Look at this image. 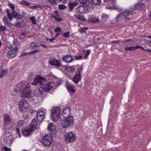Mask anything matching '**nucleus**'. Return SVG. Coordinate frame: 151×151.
Wrapping results in <instances>:
<instances>
[{"label":"nucleus","mask_w":151,"mask_h":151,"mask_svg":"<svg viewBox=\"0 0 151 151\" xmlns=\"http://www.w3.org/2000/svg\"><path fill=\"white\" fill-rule=\"evenodd\" d=\"M20 92L23 97H29L31 94L30 85L27 82L22 81L17 84L14 88V90L11 92L12 95H15L17 92Z\"/></svg>","instance_id":"obj_1"},{"label":"nucleus","mask_w":151,"mask_h":151,"mask_svg":"<svg viewBox=\"0 0 151 151\" xmlns=\"http://www.w3.org/2000/svg\"><path fill=\"white\" fill-rule=\"evenodd\" d=\"M89 4L88 0H83L80 3V6L77 7L76 11L78 13L83 14L86 12L87 10L85 8V6H86Z\"/></svg>","instance_id":"obj_2"},{"label":"nucleus","mask_w":151,"mask_h":151,"mask_svg":"<svg viewBox=\"0 0 151 151\" xmlns=\"http://www.w3.org/2000/svg\"><path fill=\"white\" fill-rule=\"evenodd\" d=\"M74 123L73 117L70 116L68 118H65L62 120L61 122V125L64 128L72 126Z\"/></svg>","instance_id":"obj_3"},{"label":"nucleus","mask_w":151,"mask_h":151,"mask_svg":"<svg viewBox=\"0 0 151 151\" xmlns=\"http://www.w3.org/2000/svg\"><path fill=\"white\" fill-rule=\"evenodd\" d=\"M60 114V107H57L53 108L51 112L52 119L55 121L58 120Z\"/></svg>","instance_id":"obj_4"},{"label":"nucleus","mask_w":151,"mask_h":151,"mask_svg":"<svg viewBox=\"0 0 151 151\" xmlns=\"http://www.w3.org/2000/svg\"><path fill=\"white\" fill-rule=\"evenodd\" d=\"M132 14V12L130 11H127L122 13H121L115 18L116 20L118 21L119 20H122L123 19H125L127 20L128 19L129 20V19L126 16L131 15Z\"/></svg>","instance_id":"obj_5"},{"label":"nucleus","mask_w":151,"mask_h":151,"mask_svg":"<svg viewBox=\"0 0 151 151\" xmlns=\"http://www.w3.org/2000/svg\"><path fill=\"white\" fill-rule=\"evenodd\" d=\"M76 138L75 134L72 133L71 132H69L66 134L65 135V142L67 143H69L70 142H74Z\"/></svg>","instance_id":"obj_6"},{"label":"nucleus","mask_w":151,"mask_h":151,"mask_svg":"<svg viewBox=\"0 0 151 151\" xmlns=\"http://www.w3.org/2000/svg\"><path fill=\"white\" fill-rule=\"evenodd\" d=\"M52 135L51 134L49 136L48 134L45 135L42 139L41 142L46 146L49 145L52 141Z\"/></svg>","instance_id":"obj_7"},{"label":"nucleus","mask_w":151,"mask_h":151,"mask_svg":"<svg viewBox=\"0 0 151 151\" xmlns=\"http://www.w3.org/2000/svg\"><path fill=\"white\" fill-rule=\"evenodd\" d=\"M18 103L20 110L22 112L23 111V109L27 108L29 106L28 102L25 99H21Z\"/></svg>","instance_id":"obj_8"},{"label":"nucleus","mask_w":151,"mask_h":151,"mask_svg":"<svg viewBox=\"0 0 151 151\" xmlns=\"http://www.w3.org/2000/svg\"><path fill=\"white\" fill-rule=\"evenodd\" d=\"M45 79L43 77L38 75H37L35 77L33 82L31 83L32 85H37L38 84L41 85L42 84V81H45Z\"/></svg>","instance_id":"obj_9"},{"label":"nucleus","mask_w":151,"mask_h":151,"mask_svg":"<svg viewBox=\"0 0 151 151\" xmlns=\"http://www.w3.org/2000/svg\"><path fill=\"white\" fill-rule=\"evenodd\" d=\"M18 53V48L17 47H15L12 50L8 52L7 56L9 58H12L15 57Z\"/></svg>","instance_id":"obj_10"},{"label":"nucleus","mask_w":151,"mask_h":151,"mask_svg":"<svg viewBox=\"0 0 151 151\" xmlns=\"http://www.w3.org/2000/svg\"><path fill=\"white\" fill-rule=\"evenodd\" d=\"M55 127L54 124L52 123H49L47 127V129L49 132H50L51 134L53 136L56 134V130L55 129Z\"/></svg>","instance_id":"obj_11"},{"label":"nucleus","mask_w":151,"mask_h":151,"mask_svg":"<svg viewBox=\"0 0 151 151\" xmlns=\"http://www.w3.org/2000/svg\"><path fill=\"white\" fill-rule=\"evenodd\" d=\"M45 93V91L41 88H36L34 90V96L37 97H40Z\"/></svg>","instance_id":"obj_12"},{"label":"nucleus","mask_w":151,"mask_h":151,"mask_svg":"<svg viewBox=\"0 0 151 151\" xmlns=\"http://www.w3.org/2000/svg\"><path fill=\"white\" fill-rule=\"evenodd\" d=\"M45 113L44 111L41 110H39L37 112V118L39 121H41L44 119Z\"/></svg>","instance_id":"obj_13"},{"label":"nucleus","mask_w":151,"mask_h":151,"mask_svg":"<svg viewBox=\"0 0 151 151\" xmlns=\"http://www.w3.org/2000/svg\"><path fill=\"white\" fill-rule=\"evenodd\" d=\"M70 114V108L68 106H66L64 109L62 113V115L63 117L65 118H68L69 117Z\"/></svg>","instance_id":"obj_14"},{"label":"nucleus","mask_w":151,"mask_h":151,"mask_svg":"<svg viewBox=\"0 0 151 151\" xmlns=\"http://www.w3.org/2000/svg\"><path fill=\"white\" fill-rule=\"evenodd\" d=\"M48 63L50 65H55L57 67L61 65L59 61L52 58H50V60L49 61Z\"/></svg>","instance_id":"obj_15"},{"label":"nucleus","mask_w":151,"mask_h":151,"mask_svg":"<svg viewBox=\"0 0 151 151\" xmlns=\"http://www.w3.org/2000/svg\"><path fill=\"white\" fill-rule=\"evenodd\" d=\"M66 87L68 91L72 95L75 93L76 91L75 89V87L70 83H68L66 85Z\"/></svg>","instance_id":"obj_16"},{"label":"nucleus","mask_w":151,"mask_h":151,"mask_svg":"<svg viewBox=\"0 0 151 151\" xmlns=\"http://www.w3.org/2000/svg\"><path fill=\"white\" fill-rule=\"evenodd\" d=\"M29 126L27 129L22 131V133L25 136L29 135L33 132V128Z\"/></svg>","instance_id":"obj_17"},{"label":"nucleus","mask_w":151,"mask_h":151,"mask_svg":"<svg viewBox=\"0 0 151 151\" xmlns=\"http://www.w3.org/2000/svg\"><path fill=\"white\" fill-rule=\"evenodd\" d=\"M58 13L57 11H55L53 13L51 14V17L53 18L57 22H60L61 20V18H58Z\"/></svg>","instance_id":"obj_18"},{"label":"nucleus","mask_w":151,"mask_h":151,"mask_svg":"<svg viewBox=\"0 0 151 151\" xmlns=\"http://www.w3.org/2000/svg\"><path fill=\"white\" fill-rule=\"evenodd\" d=\"M45 92L49 91L52 88V86L50 84L47 83L46 84H45L42 86L41 87Z\"/></svg>","instance_id":"obj_19"},{"label":"nucleus","mask_w":151,"mask_h":151,"mask_svg":"<svg viewBox=\"0 0 151 151\" xmlns=\"http://www.w3.org/2000/svg\"><path fill=\"white\" fill-rule=\"evenodd\" d=\"M3 119L4 124L6 125L11 122V120L9 116L7 114H5L3 116Z\"/></svg>","instance_id":"obj_20"},{"label":"nucleus","mask_w":151,"mask_h":151,"mask_svg":"<svg viewBox=\"0 0 151 151\" xmlns=\"http://www.w3.org/2000/svg\"><path fill=\"white\" fill-rule=\"evenodd\" d=\"M72 80V81L75 84L78 83L81 80V75L77 74L76 73L73 77Z\"/></svg>","instance_id":"obj_21"},{"label":"nucleus","mask_w":151,"mask_h":151,"mask_svg":"<svg viewBox=\"0 0 151 151\" xmlns=\"http://www.w3.org/2000/svg\"><path fill=\"white\" fill-rule=\"evenodd\" d=\"M62 59L63 61L68 63H70L73 60L72 57L68 55L63 56L62 58Z\"/></svg>","instance_id":"obj_22"},{"label":"nucleus","mask_w":151,"mask_h":151,"mask_svg":"<svg viewBox=\"0 0 151 151\" xmlns=\"http://www.w3.org/2000/svg\"><path fill=\"white\" fill-rule=\"evenodd\" d=\"M88 22L93 23H95L99 22V21L98 18L95 16H92L89 18L88 19Z\"/></svg>","instance_id":"obj_23"},{"label":"nucleus","mask_w":151,"mask_h":151,"mask_svg":"<svg viewBox=\"0 0 151 151\" xmlns=\"http://www.w3.org/2000/svg\"><path fill=\"white\" fill-rule=\"evenodd\" d=\"M12 14L14 17L16 18L17 19H20L23 17L22 15L18 14L15 11H13L12 12Z\"/></svg>","instance_id":"obj_24"},{"label":"nucleus","mask_w":151,"mask_h":151,"mask_svg":"<svg viewBox=\"0 0 151 151\" xmlns=\"http://www.w3.org/2000/svg\"><path fill=\"white\" fill-rule=\"evenodd\" d=\"M77 3L76 2H69L68 7L70 8V11H71L73 8L76 6Z\"/></svg>","instance_id":"obj_25"},{"label":"nucleus","mask_w":151,"mask_h":151,"mask_svg":"<svg viewBox=\"0 0 151 151\" xmlns=\"http://www.w3.org/2000/svg\"><path fill=\"white\" fill-rule=\"evenodd\" d=\"M6 141L7 143H12L13 141L12 136L10 135L9 136L6 137Z\"/></svg>","instance_id":"obj_26"},{"label":"nucleus","mask_w":151,"mask_h":151,"mask_svg":"<svg viewBox=\"0 0 151 151\" xmlns=\"http://www.w3.org/2000/svg\"><path fill=\"white\" fill-rule=\"evenodd\" d=\"M8 73V71L6 69H4L1 71L0 74V78H2Z\"/></svg>","instance_id":"obj_27"},{"label":"nucleus","mask_w":151,"mask_h":151,"mask_svg":"<svg viewBox=\"0 0 151 151\" xmlns=\"http://www.w3.org/2000/svg\"><path fill=\"white\" fill-rule=\"evenodd\" d=\"M37 125V123L36 122V119H34L32 120V122L29 126L30 127H32L34 129L35 128Z\"/></svg>","instance_id":"obj_28"},{"label":"nucleus","mask_w":151,"mask_h":151,"mask_svg":"<svg viewBox=\"0 0 151 151\" xmlns=\"http://www.w3.org/2000/svg\"><path fill=\"white\" fill-rule=\"evenodd\" d=\"M101 3V0H91L90 3L91 4L99 5Z\"/></svg>","instance_id":"obj_29"},{"label":"nucleus","mask_w":151,"mask_h":151,"mask_svg":"<svg viewBox=\"0 0 151 151\" xmlns=\"http://www.w3.org/2000/svg\"><path fill=\"white\" fill-rule=\"evenodd\" d=\"M3 19L4 23L8 27H10L11 25H12L10 22H8V20L6 17L4 18Z\"/></svg>","instance_id":"obj_30"},{"label":"nucleus","mask_w":151,"mask_h":151,"mask_svg":"<svg viewBox=\"0 0 151 151\" xmlns=\"http://www.w3.org/2000/svg\"><path fill=\"white\" fill-rule=\"evenodd\" d=\"M124 49L126 51H131L135 50L134 46L125 47L124 48Z\"/></svg>","instance_id":"obj_31"},{"label":"nucleus","mask_w":151,"mask_h":151,"mask_svg":"<svg viewBox=\"0 0 151 151\" xmlns=\"http://www.w3.org/2000/svg\"><path fill=\"white\" fill-rule=\"evenodd\" d=\"M30 46L31 47L32 49H35L36 48L39 47V45H37L33 42H32L30 44Z\"/></svg>","instance_id":"obj_32"},{"label":"nucleus","mask_w":151,"mask_h":151,"mask_svg":"<svg viewBox=\"0 0 151 151\" xmlns=\"http://www.w3.org/2000/svg\"><path fill=\"white\" fill-rule=\"evenodd\" d=\"M6 12L7 14L8 18H9L10 20H12V17L11 13H10V10L8 9H7L6 10Z\"/></svg>","instance_id":"obj_33"},{"label":"nucleus","mask_w":151,"mask_h":151,"mask_svg":"<svg viewBox=\"0 0 151 151\" xmlns=\"http://www.w3.org/2000/svg\"><path fill=\"white\" fill-rule=\"evenodd\" d=\"M101 20L104 22L108 18L107 16L105 14H103L101 16Z\"/></svg>","instance_id":"obj_34"},{"label":"nucleus","mask_w":151,"mask_h":151,"mask_svg":"<svg viewBox=\"0 0 151 151\" xmlns=\"http://www.w3.org/2000/svg\"><path fill=\"white\" fill-rule=\"evenodd\" d=\"M66 69L69 72H74L76 70L75 68L73 67L68 66L66 68Z\"/></svg>","instance_id":"obj_35"},{"label":"nucleus","mask_w":151,"mask_h":151,"mask_svg":"<svg viewBox=\"0 0 151 151\" xmlns=\"http://www.w3.org/2000/svg\"><path fill=\"white\" fill-rule=\"evenodd\" d=\"M89 4L86 6H85V8L87 10L86 12L91 11L92 9V6H89Z\"/></svg>","instance_id":"obj_36"},{"label":"nucleus","mask_w":151,"mask_h":151,"mask_svg":"<svg viewBox=\"0 0 151 151\" xmlns=\"http://www.w3.org/2000/svg\"><path fill=\"white\" fill-rule=\"evenodd\" d=\"M47 1L51 4L54 5H55L58 2L57 0H47Z\"/></svg>","instance_id":"obj_37"},{"label":"nucleus","mask_w":151,"mask_h":151,"mask_svg":"<svg viewBox=\"0 0 151 151\" xmlns=\"http://www.w3.org/2000/svg\"><path fill=\"white\" fill-rule=\"evenodd\" d=\"M20 37L22 39H24L25 37L26 32L24 31H21L20 32Z\"/></svg>","instance_id":"obj_38"},{"label":"nucleus","mask_w":151,"mask_h":151,"mask_svg":"<svg viewBox=\"0 0 151 151\" xmlns=\"http://www.w3.org/2000/svg\"><path fill=\"white\" fill-rule=\"evenodd\" d=\"M88 27H84L80 29L79 30V31L81 33H84L86 32V31L87 30Z\"/></svg>","instance_id":"obj_39"},{"label":"nucleus","mask_w":151,"mask_h":151,"mask_svg":"<svg viewBox=\"0 0 151 151\" xmlns=\"http://www.w3.org/2000/svg\"><path fill=\"white\" fill-rule=\"evenodd\" d=\"M24 121L22 120L19 121L17 123V125L18 126H21L24 124Z\"/></svg>","instance_id":"obj_40"},{"label":"nucleus","mask_w":151,"mask_h":151,"mask_svg":"<svg viewBox=\"0 0 151 151\" xmlns=\"http://www.w3.org/2000/svg\"><path fill=\"white\" fill-rule=\"evenodd\" d=\"M59 9L61 10H63L66 8V6L63 4H60L59 5Z\"/></svg>","instance_id":"obj_41"},{"label":"nucleus","mask_w":151,"mask_h":151,"mask_svg":"<svg viewBox=\"0 0 151 151\" xmlns=\"http://www.w3.org/2000/svg\"><path fill=\"white\" fill-rule=\"evenodd\" d=\"M90 52L91 51L89 50H87L86 51V53L85 54V56L84 57V59H86L87 58V57L89 55Z\"/></svg>","instance_id":"obj_42"},{"label":"nucleus","mask_w":151,"mask_h":151,"mask_svg":"<svg viewBox=\"0 0 151 151\" xmlns=\"http://www.w3.org/2000/svg\"><path fill=\"white\" fill-rule=\"evenodd\" d=\"M30 19L33 24H36V20L35 17H30Z\"/></svg>","instance_id":"obj_43"},{"label":"nucleus","mask_w":151,"mask_h":151,"mask_svg":"<svg viewBox=\"0 0 151 151\" xmlns=\"http://www.w3.org/2000/svg\"><path fill=\"white\" fill-rule=\"evenodd\" d=\"M70 36V32H68L64 33L63 36L65 38H68Z\"/></svg>","instance_id":"obj_44"},{"label":"nucleus","mask_w":151,"mask_h":151,"mask_svg":"<svg viewBox=\"0 0 151 151\" xmlns=\"http://www.w3.org/2000/svg\"><path fill=\"white\" fill-rule=\"evenodd\" d=\"M21 3H22L23 5H29L30 4L27 2V1L22 0V1Z\"/></svg>","instance_id":"obj_45"},{"label":"nucleus","mask_w":151,"mask_h":151,"mask_svg":"<svg viewBox=\"0 0 151 151\" xmlns=\"http://www.w3.org/2000/svg\"><path fill=\"white\" fill-rule=\"evenodd\" d=\"M82 69H83V67L81 66L80 68H78V69L76 73H77V74L81 75L80 72H81V70H82Z\"/></svg>","instance_id":"obj_46"},{"label":"nucleus","mask_w":151,"mask_h":151,"mask_svg":"<svg viewBox=\"0 0 151 151\" xmlns=\"http://www.w3.org/2000/svg\"><path fill=\"white\" fill-rule=\"evenodd\" d=\"M55 37H53L52 38L49 39L47 37L45 38V39L47 41L49 40L50 42H52L55 40Z\"/></svg>","instance_id":"obj_47"},{"label":"nucleus","mask_w":151,"mask_h":151,"mask_svg":"<svg viewBox=\"0 0 151 151\" xmlns=\"http://www.w3.org/2000/svg\"><path fill=\"white\" fill-rule=\"evenodd\" d=\"M39 51L38 50H35L34 51H31L30 52H29V54L33 55L36 53L38 52Z\"/></svg>","instance_id":"obj_48"},{"label":"nucleus","mask_w":151,"mask_h":151,"mask_svg":"<svg viewBox=\"0 0 151 151\" xmlns=\"http://www.w3.org/2000/svg\"><path fill=\"white\" fill-rule=\"evenodd\" d=\"M61 31V28L59 27H57L55 30V31L56 32H59Z\"/></svg>","instance_id":"obj_49"},{"label":"nucleus","mask_w":151,"mask_h":151,"mask_svg":"<svg viewBox=\"0 0 151 151\" xmlns=\"http://www.w3.org/2000/svg\"><path fill=\"white\" fill-rule=\"evenodd\" d=\"M16 133L17 134H18V135L19 136V137H20L21 135L20 134L19 130L17 128H16Z\"/></svg>","instance_id":"obj_50"},{"label":"nucleus","mask_w":151,"mask_h":151,"mask_svg":"<svg viewBox=\"0 0 151 151\" xmlns=\"http://www.w3.org/2000/svg\"><path fill=\"white\" fill-rule=\"evenodd\" d=\"M2 149L5 151H11V150L10 149L6 146L3 147L2 148Z\"/></svg>","instance_id":"obj_51"},{"label":"nucleus","mask_w":151,"mask_h":151,"mask_svg":"<svg viewBox=\"0 0 151 151\" xmlns=\"http://www.w3.org/2000/svg\"><path fill=\"white\" fill-rule=\"evenodd\" d=\"M6 29V28L4 26H0V32L5 30Z\"/></svg>","instance_id":"obj_52"},{"label":"nucleus","mask_w":151,"mask_h":151,"mask_svg":"<svg viewBox=\"0 0 151 151\" xmlns=\"http://www.w3.org/2000/svg\"><path fill=\"white\" fill-rule=\"evenodd\" d=\"M8 5L12 9H14V6L13 4H9Z\"/></svg>","instance_id":"obj_53"},{"label":"nucleus","mask_w":151,"mask_h":151,"mask_svg":"<svg viewBox=\"0 0 151 151\" xmlns=\"http://www.w3.org/2000/svg\"><path fill=\"white\" fill-rule=\"evenodd\" d=\"M130 9L134 11L136 9V7L135 6H131Z\"/></svg>","instance_id":"obj_54"},{"label":"nucleus","mask_w":151,"mask_h":151,"mask_svg":"<svg viewBox=\"0 0 151 151\" xmlns=\"http://www.w3.org/2000/svg\"><path fill=\"white\" fill-rule=\"evenodd\" d=\"M17 41V39H14V40L13 42V44L14 45H15L16 44V42Z\"/></svg>","instance_id":"obj_55"},{"label":"nucleus","mask_w":151,"mask_h":151,"mask_svg":"<svg viewBox=\"0 0 151 151\" xmlns=\"http://www.w3.org/2000/svg\"><path fill=\"white\" fill-rule=\"evenodd\" d=\"M142 46H134V48H135V50L137 49V48H141L142 49Z\"/></svg>","instance_id":"obj_56"},{"label":"nucleus","mask_w":151,"mask_h":151,"mask_svg":"<svg viewBox=\"0 0 151 151\" xmlns=\"http://www.w3.org/2000/svg\"><path fill=\"white\" fill-rule=\"evenodd\" d=\"M142 46H134V48H135V50L137 49V48H141L142 49Z\"/></svg>","instance_id":"obj_57"},{"label":"nucleus","mask_w":151,"mask_h":151,"mask_svg":"<svg viewBox=\"0 0 151 151\" xmlns=\"http://www.w3.org/2000/svg\"><path fill=\"white\" fill-rule=\"evenodd\" d=\"M142 46H134V48H135V50L137 49V48H141L142 49Z\"/></svg>","instance_id":"obj_58"},{"label":"nucleus","mask_w":151,"mask_h":151,"mask_svg":"<svg viewBox=\"0 0 151 151\" xmlns=\"http://www.w3.org/2000/svg\"><path fill=\"white\" fill-rule=\"evenodd\" d=\"M37 7L38 6L37 5H36L31 6H30V7L32 9H35L36 8H37Z\"/></svg>","instance_id":"obj_59"},{"label":"nucleus","mask_w":151,"mask_h":151,"mask_svg":"<svg viewBox=\"0 0 151 151\" xmlns=\"http://www.w3.org/2000/svg\"><path fill=\"white\" fill-rule=\"evenodd\" d=\"M82 56H80L78 57H75V59H76V60H79L81 59V58H82Z\"/></svg>","instance_id":"obj_60"},{"label":"nucleus","mask_w":151,"mask_h":151,"mask_svg":"<svg viewBox=\"0 0 151 151\" xmlns=\"http://www.w3.org/2000/svg\"><path fill=\"white\" fill-rule=\"evenodd\" d=\"M8 48L9 49H12L13 48V46L12 45H10L8 46Z\"/></svg>","instance_id":"obj_61"},{"label":"nucleus","mask_w":151,"mask_h":151,"mask_svg":"<svg viewBox=\"0 0 151 151\" xmlns=\"http://www.w3.org/2000/svg\"><path fill=\"white\" fill-rule=\"evenodd\" d=\"M142 50H144V51H150L151 52V50H149V49H145L143 48V47H142Z\"/></svg>","instance_id":"obj_62"},{"label":"nucleus","mask_w":151,"mask_h":151,"mask_svg":"<svg viewBox=\"0 0 151 151\" xmlns=\"http://www.w3.org/2000/svg\"><path fill=\"white\" fill-rule=\"evenodd\" d=\"M28 54H29V52L28 53H25L24 54H22V55H21V56L22 57L23 56H25V55H27Z\"/></svg>","instance_id":"obj_63"},{"label":"nucleus","mask_w":151,"mask_h":151,"mask_svg":"<svg viewBox=\"0 0 151 151\" xmlns=\"http://www.w3.org/2000/svg\"><path fill=\"white\" fill-rule=\"evenodd\" d=\"M30 112L31 114H32L34 113L35 111L34 110L32 109L30 110Z\"/></svg>","instance_id":"obj_64"}]
</instances>
